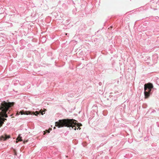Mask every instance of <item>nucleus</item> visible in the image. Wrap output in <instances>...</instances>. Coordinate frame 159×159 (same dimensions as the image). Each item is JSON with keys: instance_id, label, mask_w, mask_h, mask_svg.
<instances>
[{"instance_id": "1", "label": "nucleus", "mask_w": 159, "mask_h": 159, "mask_svg": "<svg viewBox=\"0 0 159 159\" xmlns=\"http://www.w3.org/2000/svg\"><path fill=\"white\" fill-rule=\"evenodd\" d=\"M13 102H2L0 104V128L4 122L7 120L5 118L8 116L7 112L10 111V108L14 105Z\"/></svg>"}, {"instance_id": "2", "label": "nucleus", "mask_w": 159, "mask_h": 159, "mask_svg": "<svg viewBox=\"0 0 159 159\" xmlns=\"http://www.w3.org/2000/svg\"><path fill=\"white\" fill-rule=\"evenodd\" d=\"M76 120L73 119H64L60 120L56 122L55 123V126L58 128L62 127L64 126L67 127H71L75 130H76V126H77L79 129H80L79 127L82 126L81 124L77 123L76 122H75Z\"/></svg>"}, {"instance_id": "3", "label": "nucleus", "mask_w": 159, "mask_h": 159, "mask_svg": "<svg viewBox=\"0 0 159 159\" xmlns=\"http://www.w3.org/2000/svg\"><path fill=\"white\" fill-rule=\"evenodd\" d=\"M144 94L145 98H148L150 96L151 91L153 87L152 84L149 83L145 84L144 85Z\"/></svg>"}, {"instance_id": "4", "label": "nucleus", "mask_w": 159, "mask_h": 159, "mask_svg": "<svg viewBox=\"0 0 159 159\" xmlns=\"http://www.w3.org/2000/svg\"><path fill=\"white\" fill-rule=\"evenodd\" d=\"M10 135H7L6 134H5L4 135H2V136L0 138V139L1 140H5L7 139H9L10 138Z\"/></svg>"}, {"instance_id": "5", "label": "nucleus", "mask_w": 159, "mask_h": 159, "mask_svg": "<svg viewBox=\"0 0 159 159\" xmlns=\"http://www.w3.org/2000/svg\"><path fill=\"white\" fill-rule=\"evenodd\" d=\"M16 140V143H17L18 141H21L22 140L21 139V137L20 136V135H19L18 137L17 138Z\"/></svg>"}, {"instance_id": "6", "label": "nucleus", "mask_w": 159, "mask_h": 159, "mask_svg": "<svg viewBox=\"0 0 159 159\" xmlns=\"http://www.w3.org/2000/svg\"><path fill=\"white\" fill-rule=\"evenodd\" d=\"M44 109V110H43V111H42L41 110L39 112V113H41L42 115H43V112L45 111V109Z\"/></svg>"}, {"instance_id": "7", "label": "nucleus", "mask_w": 159, "mask_h": 159, "mask_svg": "<svg viewBox=\"0 0 159 159\" xmlns=\"http://www.w3.org/2000/svg\"><path fill=\"white\" fill-rule=\"evenodd\" d=\"M39 112L38 111H36L35 113H34V114L35 115L37 116L39 114Z\"/></svg>"}, {"instance_id": "8", "label": "nucleus", "mask_w": 159, "mask_h": 159, "mask_svg": "<svg viewBox=\"0 0 159 159\" xmlns=\"http://www.w3.org/2000/svg\"><path fill=\"white\" fill-rule=\"evenodd\" d=\"M14 155H16L17 153H16V151L15 149L14 150Z\"/></svg>"}, {"instance_id": "9", "label": "nucleus", "mask_w": 159, "mask_h": 159, "mask_svg": "<svg viewBox=\"0 0 159 159\" xmlns=\"http://www.w3.org/2000/svg\"><path fill=\"white\" fill-rule=\"evenodd\" d=\"M20 113L21 115L25 114V113H24V112H23V111H20Z\"/></svg>"}, {"instance_id": "10", "label": "nucleus", "mask_w": 159, "mask_h": 159, "mask_svg": "<svg viewBox=\"0 0 159 159\" xmlns=\"http://www.w3.org/2000/svg\"><path fill=\"white\" fill-rule=\"evenodd\" d=\"M28 140H26V141H23L24 143H26L28 142Z\"/></svg>"}, {"instance_id": "11", "label": "nucleus", "mask_w": 159, "mask_h": 159, "mask_svg": "<svg viewBox=\"0 0 159 159\" xmlns=\"http://www.w3.org/2000/svg\"><path fill=\"white\" fill-rule=\"evenodd\" d=\"M46 131L48 132V133H49V131L48 130H46Z\"/></svg>"}, {"instance_id": "12", "label": "nucleus", "mask_w": 159, "mask_h": 159, "mask_svg": "<svg viewBox=\"0 0 159 159\" xmlns=\"http://www.w3.org/2000/svg\"><path fill=\"white\" fill-rule=\"evenodd\" d=\"M17 115H19V114H18V113L17 112V114H16Z\"/></svg>"}, {"instance_id": "13", "label": "nucleus", "mask_w": 159, "mask_h": 159, "mask_svg": "<svg viewBox=\"0 0 159 159\" xmlns=\"http://www.w3.org/2000/svg\"><path fill=\"white\" fill-rule=\"evenodd\" d=\"M45 134V133L44 132V134Z\"/></svg>"}]
</instances>
